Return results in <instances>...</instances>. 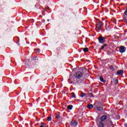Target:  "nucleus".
Returning a JSON list of instances; mask_svg holds the SVG:
<instances>
[{"label":"nucleus","mask_w":127,"mask_h":127,"mask_svg":"<svg viewBox=\"0 0 127 127\" xmlns=\"http://www.w3.org/2000/svg\"><path fill=\"white\" fill-rule=\"evenodd\" d=\"M93 108H94V105H93V104H88L87 105V108L88 109H89L90 110H91V109H93Z\"/></svg>","instance_id":"obj_12"},{"label":"nucleus","mask_w":127,"mask_h":127,"mask_svg":"<svg viewBox=\"0 0 127 127\" xmlns=\"http://www.w3.org/2000/svg\"><path fill=\"white\" fill-rule=\"evenodd\" d=\"M39 99H40V97H39L38 99V100H39Z\"/></svg>","instance_id":"obj_37"},{"label":"nucleus","mask_w":127,"mask_h":127,"mask_svg":"<svg viewBox=\"0 0 127 127\" xmlns=\"http://www.w3.org/2000/svg\"><path fill=\"white\" fill-rule=\"evenodd\" d=\"M108 119V116L106 115H103L100 118V122H101L103 123V122H105L106 120Z\"/></svg>","instance_id":"obj_4"},{"label":"nucleus","mask_w":127,"mask_h":127,"mask_svg":"<svg viewBox=\"0 0 127 127\" xmlns=\"http://www.w3.org/2000/svg\"><path fill=\"white\" fill-rule=\"evenodd\" d=\"M35 52H36L37 53V54L40 53V49H35Z\"/></svg>","instance_id":"obj_19"},{"label":"nucleus","mask_w":127,"mask_h":127,"mask_svg":"<svg viewBox=\"0 0 127 127\" xmlns=\"http://www.w3.org/2000/svg\"><path fill=\"white\" fill-rule=\"evenodd\" d=\"M103 26H104V23L102 21L97 22V23L96 24V28L98 30H102Z\"/></svg>","instance_id":"obj_1"},{"label":"nucleus","mask_w":127,"mask_h":127,"mask_svg":"<svg viewBox=\"0 0 127 127\" xmlns=\"http://www.w3.org/2000/svg\"><path fill=\"white\" fill-rule=\"evenodd\" d=\"M38 58H37V57H36L35 58V60H38Z\"/></svg>","instance_id":"obj_30"},{"label":"nucleus","mask_w":127,"mask_h":127,"mask_svg":"<svg viewBox=\"0 0 127 127\" xmlns=\"http://www.w3.org/2000/svg\"><path fill=\"white\" fill-rule=\"evenodd\" d=\"M98 41L99 43H101V44H104V43H105V42H106V38L102 36H100L98 38Z\"/></svg>","instance_id":"obj_3"},{"label":"nucleus","mask_w":127,"mask_h":127,"mask_svg":"<svg viewBox=\"0 0 127 127\" xmlns=\"http://www.w3.org/2000/svg\"><path fill=\"white\" fill-rule=\"evenodd\" d=\"M44 127H49V126L45 125V126H44Z\"/></svg>","instance_id":"obj_33"},{"label":"nucleus","mask_w":127,"mask_h":127,"mask_svg":"<svg viewBox=\"0 0 127 127\" xmlns=\"http://www.w3.org/2000/svg\"><path fill=\"white\" fill-rule=\"evenodd\" d=\"M109 69H110V70H113V69H114V66L113 65H110L109 66Z\"/></svg>","instance_id":"obj_24"},{"label":"nucleus","mask_w":127,"mask_h":127,"mask_svg":"<svg viewBox=\"0 0 127 127\" xmlns=\"http://www.w3.org/2000/svg\"><path fill=\"white\" fill-rule=\"evenodd\" d=\"M73 109V105H70L67 106V110H72Z\"/></svg>","instance_id":"obj_17"},{"label":"nucleus","mask_w":127,"mask_h":127,"mask_svg":"<svg viewBox=\"0 0 127 127\" xmlns=\"http://www.w3.org/2000/svg\"><path fill=\"white\" fill-rule=\"evenodd\" d=\"M115 38H119V36H115Z\"/></svg>","instance_id":"obj_32"},{"label":"nucleus","mask_w":127,"mask_h":127,"mask_svg":"<svg viewBox=\"0 0 127 127\" xmlns=\"http://www.w3.org/2000/svg\"><path fill=\"white\" fill-rule=\"evenodd\" d=\"M40 126H45V125L44 124V123H42V122L40 124Z\"/></svg>","instance_id":"obj_27"},{"label":"nucleus","mask_w":127,"mask_h":127,"mask_svg":"<svg viewBox=\"0 0 127 127\" xmlns=\"http://www.w3.org/2000/svg\"><path fill=\"white\" fill-rule=\"evenodd\" d=\"M105 26H106V30H108V28H109V26H108V27H107V25H106Z\"/></svg>","instance_id":"obj_29"},{"label":"nucleus","mask_w":127,"mask_h":127,"mask_svg":"<svg viewBox=\"0 0 127 127\" xmlns=\"http://www.w3.org/2000/svg\"><path fill=\"white\" fill-rule=\"evenodd\" d=\"M113 82L115 85H118V84H119V80L116 78L113 79Z\"/></svg>","instance_id":"obj_14"},{"label":"nucleus","mask_w":127,"mask_h":127,"mask_svg":"<svg viewBox=\"0 0 127 127\" xmlns=\"http://www.w3.org/2000/svg\"><path fill=\"white\" fill-rule=\"evenodd\" d=\"M89 96H90V97H91V98H94V95L93 94V93H88Z\"/></svg>","instance_id":"obj_22"},{"label":"nucleus","mask_w":127,"mask_h":127,"mask_svg":"<svg viewBox=\"0 0 127 127\" xmlns=\"http://www.w3.org/2000/svg\"><path fill=\"white\" fill-rule=\"evenodd\" d=\"M47 120H48L49 122H50V121H52V118L51 117H48L47 118Z\"/></svg>","instance_id":"obj_23"},{"label":"nucleus","mask_w":127,"mask_h":127,"mask_svg":"<svg viewBox=\"0 0 127 127\" xmlns=\"http://www.w3.org/2000/svg\"><path fill=\"white\" fill-rule=\"evenodd\" d=\"M39 125H40L39 124H37L36 125V126H39Z\"/></svg>","instance_id":"obj_35"},{"label":"nucleus","mask_w":127,"mask_h":127,"mask_svg":"<svg viewBox=\"0 0 127 127\" xmlns=\"http://www.w3.org/2000/svg\"><path fill=\"white\" fill-rule=\"evenodd\" d=\"M56 119H59L60 118V115H57V116L55 117Z\"/></svg>","instance_id":"obj_26"},{"label":"nucleus","mask_w":127,"mask_h":127,"mask_svg":"<svg viewBox=\"0 0 127 127\" xmlns=\"http://www.w3.org/2000/svg\"><path fill=\"white\" fill-rule=\"evenodd\" d=\"M0 6H2V4H0Z\"/></svg>","instance_id":"obj_36"},{"label":"nucleus","mask_w":127,"mask_h":127,"mask_svg":"<svg viewBox=\"0 0 127 127\" xmlns=\"http://www.w3.org/2000/svg\"><path fill=\"white\" fill-rule=\"evenodd\" d=\"M86 95H87V94H86V93H84V92H81V93H80V97H81V98H84V97H85V96H86Z\"/></svg>","instance_id":"obj_16"},{"label":"nucleus","mask_w":127,"mask_h":127,"mask_svg":"<svg viewBox=\"0 0 127 127\" xmlns=\"http://www.w3.org/2000/svg\"><path fill=\"white\" fill-rule=\"evenodd\" d=\"M80 50H83L85 53L89 51V49L88 48H81Z\"/></svg>","instance_id":"obj_11"},{"label":"nucleus","mask_w":127,"mask_h":127,"mask_svg":"<svg viewBox=\"0 0 127 127\" xmlns=\"http://www.w3.org/2000/svg\"><path fill=\"white\" fill-rule=\"evenodd\" d=\"M70 95L71 96V98H74V99H76V94H75V93L72 92L70 93Z\"/></svg>","instance_id":"obj_15"},{"label":"nucleus","mask_w":127,"mask_h":127,"mask_svg":"<svg viewBox=\"0 0 127 127\" xmlns=\"http://www.w3.org/2000/svg\"><path fill=\"white\" fill-rule=\"evenodd\" d=\"M70 83H71V84H73V85H75V83H74V82H72V81L70 82Z\"/></svg>","instance_id":"obj_31"},{"label":"nucleus","mask_w":127,"mask_h":127,"mask_svg":"<svg viewBox=\"0 0 127 127\" xmlns=\"http://www.w3.org/2000/svg\"><path fill=\"white\" fill-rule=\"evenodd\" d=\"M103 108L102 107H97V111H102L103 110Z\"/></svg>","instance_id":"obj_20"},{"label":"nucleus","mask_w":127,"mask_h":127,"mask_svg":"<svg viewBox=\"0 0 127 127\" xmlns=\"http://www.w3.org/2000/svg\"><path fill=\"white\" fill-rule=\"evenodd\" d=\"M99 121H100V119H99V118H96V123H99Z\"/></svg>","instance_id":"obj_25"},{"label":"nucleus","mask_w":127,"mask_h":127,"mask_svg":"<svg viewBox=\"0 0 127 127\" xmlns=\"http://www.w3.org/2000/svg\"><path fill=\"white\" fill-rule=\"evenodd\" d=\"M57 50L58 51L57 55H60V53H61V51H62V48L59 47L57 49Z\"/></svg>","instance_id":"obj_10"},{"label":"nucleus","mask_w":127,"mask_h":127,"mask_svg":"<svg viewBox=\"0 0 127 127\" xmlns=\"http://www.w3.org/2000/svg\"><path fill=\"white\" fill-rule=\"evenodd\" d=\"M100 80L101 82H102V83H106L107 82L106 80L104 79V77H103V76L100 77Z\"/></svg>","instance_id":"obj_13"},{"label":"nucleus","mask_w":127,"mask_h":127,"mask_svg":"<svg viewBox=\"0 0 127 127\" xmlns=\"http://www.w3.org/2000/svg\"><path fill=\"white\" fill-rule=\"evenodd\" d=\"M84 84H85V82H84L83 79H79L77 81V85H78V86H82L84 85Z\"/></svg>","instance_id":"obj_7"},{"label":"nucleus","mask_w":127,"mask_h":127,"mask_svg":"<svg viewBox=\"0 0 127 127\" xmlns=\"http://www.w3.org/2000/svg\"><path fill=\"white\" fill-rule=\"evenodd\" d=\"M78 125V122L75 120H72L70 122V125L71 127H76Z\"/></svg>","instance_id":"obj_6"},{"label":"nucleus","mask_w":127,"mask_h":127,"mask_svg":"<svg viewBox=\"0 0 127 127\" xmlns=\"http://www.w3.org/2000/svg\"><path fill=\"white\" fill-rule=\"evenodd\" d=\"M116 74H117V75H118V76H120V75H123V74H124V70H119L117 71Z\"/></svg>","instance_id":"obj_8"},{"label":"nucleus","mask_w":127,"mask_h":127,"mask_svg":"<svg viewBox=\"0 0 127 127\" xmlns=\"http://www.w3.org/2000/svg\"><path fill=\"white\" fill-rule=\"evenodd\" d=\"M124 126H125V127H127V123H125L124 124Z\"/></svg>","instance_id":"obj_28"},{"label":"nucleus","mask_w":127,"mask_h":127,"mask_svg":"<svg viewBox=\"0 0 127 127\" xmlns=\"http://www.w3.org/2000/svg\"><path fill=\"white\" fill-rule=\"evenodd\" d=\"M47 21H49V19H47Z\"/></svg>","instance_id":"obj_38"},{"label":"nucleus","mask_w":127,"mask_h":127,"mask_svg":"<svg viewBox=\"0 0 127 127\" xmlns=\"http://www.w3.org/2000/svg\"><path fill=\"white\" fill-rule=\"evenodd\" d=\"M74 76L76 79H80L83 76V73H82L81 71L76 72L74 74Z\"/></svg>","instance_id":"obj_2"},{"label":"nucleus","mask_w":127,"mask_h":127,"mask_svg":"<svg viewBox=\"0 0 127 127\" xmlns=\"http://www.w3.org/2000/svg\"><path fill=\"white\" fill-rule=\"evenodd\" d=\"M124 16V20L125 22H126V23L127 24V14L126 13H124L123 15Z\"/></svg>","instance_id":"obj_9"},{"label":"nucleus","mask_w":127,"mask_h":127,"mask_svg":"<svg viewBox=\"0 0 127 127\" xmlns=\"http://www.w3.org/2000/svg\"><path fill=\"white\" fill-rule=\"evenodd\" d=\"M39 127H44V126H40Z\"/></svg>","instance_id":"obj_34"},{"label":"nucleus","mask_w":127,"mask_h":127,"mask_svg":"<svg viewBox=\"0 0 127 127\" xmlns=\"http://www.w3.org/2000/svg\"><path fill=\"white\" fill-rule=\"evenodd\" d=\"M99 127H104V123L101 121H99Z\"/></svg>","instance_id":"obj_18"},{"label":"nucleus","mask_w":127,"mask_h":127,"mask_svg":"<svg viewBox=\"0 0 127 127\" xmlns=\"http://www.w3.org/2000/svg\"><path fill=\"white\" fill-rule=\"evenodd\" d=\"M107 46H108V45L107 44H105L101 47V49H104L105 47H107Z\"/></svg>","instance_id":"obj_21"},{"label":"nucleus","mask_w":127,"mask_h":127,"mask_svg":"<svg viewBox=\"0 0 127 127\" xmlns=\"http://www.w3.org/2000/svg\"><path fill=\"white\" fill-rule=\"evenodd\" d=\"M126 47L124 46H121L120 47V48L119 49V51L120 53H124V52H126Z\"/></svg>","instance_id":"obj_5"}]
</instances>
